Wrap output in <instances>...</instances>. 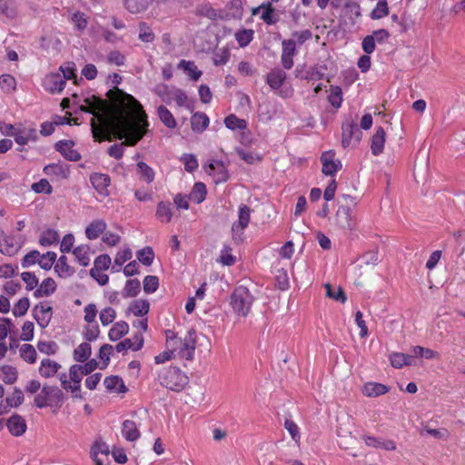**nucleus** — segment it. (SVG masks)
<instances>
[{
  "label": "nucleus",
  "mask_w": 465,
  "mask_h": 465,
  "mask_svg": "<svg viewBox=\"0 0 465 465\" xmlns=\"http://www.w3.org/2000/svg\"><path fill=\"white\" fill-rule=\"evenodd\" d=\"M324 287L326 289V296H328L329 298H331L335 301L341 302L342 303H344L346 302V300H347L346 294L341 287L338 288L337 292L332 291L331 285L330 283H326L324 285Z\"/></svg>",
  "instance_id": "obj_60"
},
{
  "label": "nucleus",
  "mask_w": 465,
  "mask_h": 465,
  "mask_svg": "<svg viewBox=\"0 0 465 465\" xmlns=\"http://www.w3.org/2000/svg\"><path fill=\"white\" fill-rule=\"evenodd\" d=\"M16 81L11 74H2L0 76V86L5 93H11L15 91Z\"/></svg>",
  "instance_id": "obj_52"
},
{
  "label": "nucleus",
  "mask_w": 465,
  "mask_h": 465,
  "mask_svg": "<svg viewBox=\"0 0 465 465\" xmlns=\"http://www.w3.org/2000/svg\"><path fill=\"white\" fill-rule=\"evenodd\" d=\"M90 355L91 345L87 342L81 343L74 351V359L79 362H84Z\"/></svg>",
  "instance_id": "obj_44"
},
{
  "label": "nucleus",
  "mask_w": 465,
  "mask_h": 465,
  "mask_svg": "<svg viewBox=\"0 0 465 465\" xmlns=\"http://www.w3.org/2000/svg\"><path fill=\"white\" fill-rule=\"evenodd\" d=\"M30 306L29 299L25 297L20 299L14 306L13 308V314L15 317H21L24 316L26 312L28 311Z\"/></svg>",
  "instance_id": "obj_55"
},
{
  "label": "nucleus",
  "mask_w": 465,
  "mask_h": 465,
  "mask_svg": "<svg viewBox=\"0 0 465 465\" xmlns=\"http://www.w3.org/2000/svg\"><path fill=\"white\" fill-rule=\"evenodd\" d=\"M90 457L95 465H111V457L116 461V450L114 446L110 450L103 441H95L90 450Z\"/></svg>",
  "instance_id": "obj_6"
},
{
  "label": "nucleus",
  "mask_w": 465,
  "mask_h": 465,
  "mask_svg": "<svg viewBox=\"0 0 465 465\" xmlns=\"http://www.w3.org/2000/svg\"><path fill=\"white\" fill-rule=\"evenodd\" d=\"M31 188L36 193L50 194L53 192V188L46 179H41L39 182L33 183Z\"/></svg>",
  "instance_id": "obj_59"
},
{
  "label": "nucleus",
  "mask_w": 465,
  "mask_h": 465,
  "mask_svg": "<svg viewBox=\"0 0 465 465\" xmlns=\"http://www.w3.org/2000/svg\"><path fill=\"white\" fill-rule=\"evenodd\" d=\"M106 228V224L102 220L92 222L85 229L86 237L90 240L96 239Z\"/></svg>",
  "instance_id": "obj_33"
},
{
  "label": "nucleus",
  "mask_w": 465,
  "mask_h": 465,
  "mask_svg": "<svg viewBox=\"0 0 465 465\" xmlns=\"http://www.w3.org/2000/svg\"><path fill=\"white\" fill-rule=\"evenodd\" d=\"M40 252L36 250L29 252L22 260V267L27 268L35 263H38Z\"/></svg>",
  "instance_id": "obj_63"
},
{
  "label": "nucleus",
  "mask_w": 465,
  "mask_h": 465,
  "mask_svg": "<svg viewBox=\"0 0 465 465\" xmlns=\"http://www.w3.org/2000/svg\"><path fill=\"white\" fill-rule=\"evenodd\" d=\"M412 352L416 357H422L425 359H433L439 357V353L437 351L421 346L413 347Z\"/></svg>",
  "instance_id": "obj_58"
},
{
  "label": "nucleus",
  "mask_w": 465,
  "mask_h": 465,
  "mask_svg": "<svg viewBox=\"0 0 465 465\" xmlns=\"http://www.w3.org/2000/svg\"><path fill=\"white\" fill-rule=\"evenodd\" d=\"M35 321L41 328L48 326L52 319V307L44 303L36 304L33 309Z\"/></svg>",
  "instance_id": "obj_13"
},
{
  "label": "nucleus",
  "mask_w": 465,
  "mask_h": 465,
  "mask_svg": "<svg viewBox=\"0 0 465 465\" xmlns=\"http://www.w3.org/2000/svg\"><path fill=\"white\" fill-rule=\"evenodd\" d=\"M232 248L229 245H224L220 256V262L223 265L231 266L235 262V257L231 253Z\"/></svg>",
  "instance_id": "obj_64"
},
{
  "label": "nucleus",
  "mask_w": 465,
  "mask_h": 465,
  "mask_svg": "<svg viewBox=\"0 0 465 465\" xmlns=\"http://www.w3.org/2000/svg\"><path fill=\"white\" fill-rule=\"evenodd\" d=\"M24 394L23 391L15 388L11 395L6 397L5 401L9 407H18L23 403Z\"/></svg>",
  "instance_id": "obj_56"
},
{
  "label": "nucleus",
  "mask_w": 465,
  "mask_h": 465,
  "mask_svg": "<svg viewBox=\"0 0 465 465\" xmlns=\"http://www.w3.org/2000/svg\"><path fill=\"white\" fill-rule=\"evenodd\" d=\"M286 79V73L280 69L274 68L266 75V83L273 90L279 89Z\"/></svg>",
  "instance_id": "obj_21"
},
{
  "label": "nucleus",
  "mask_w": 465,
  "mask_h": 465,
  "mask_svg": "<svg viewBox=\"0 0 465 465\" xmlns=\"http://www.w3.org/2000/svg\"><path fill=\"white\" fill-rule=\"evenodd\" d=\"M54 271L60 277L64 278L69 277L74 272V269L68 265L67 258L64 255L59 257L54 266Z\"/></svg>",
  "instance_id": "obj_38"
},
{
  "label": "nucleus",
  "mask_w": 465,
  "mask_h": 465,
  "mask_svg": "<svg viewBox=\"0 0 465 465\" xmlns=\"http://www.w3.org/2000/svg\"><path fill=\"white\" fill-rule=\"evenodd\" d=\"M235 38L241 47H244L250 44L253 38V31L252 29H242L235 34Z\"/></svg>",
  "instance_id": "obj_48"
},
{
  "label": "nucleus",
  "mask_w": 465,
  "mask_h": 465,
  "mask_svg": "<svg viewBox=\"0 0 465 465\" xmlns=\"http://www.w3.org/2000/svg\"><path fill=\"white\" fill-rule=\"evenodd\" d=\"M209 124V118L204 113H195L191 118L192 129L195 133L203 132Z\"/></svg>",
  "instance_id": "obj_30"
},
{
  "label": "nucleus",
  "mask_w": 465,
  "mask_h": 465,
  "mask_svg": "<svg viewBox=\"0 0 465 465\" xmlns=\"http://www.w3.org/2000/svg\"><path fill=\"white\" fill-rule=\"evenodd\" d=\"M138 173L140 176L148 183H152L154 179L153 170L143 162L137 163Z\"/></svg>",
  "instance_id": "obj_51"
},
{
  "label": "nucleus",
  "mask_w": 465,
  "mask_h": 465,
  "mask_svg": "<svg viewBox=\"0 0 465 465\" xmlns=\"http://www.w3.org/2000/svg\"><path fill=\"white\" fill-rule=\"evenodd\" d=\"M56 260V253L54 252H47L45 254L40 253L38 264L44 270H50Z\"/></svg>",
  "instance_id": "obj_50"
},
{
  "label": "nucleus",
  "mask_w": 465,
  "mask_h": 465,
  "mask_svg": "<svg viewBox=\"0 0 465 465\" xmlns=\"http://www.w3.org/2000/svg\"><path fill=\"white\" fill-rule=\"evenodd\" d=\"M385 143V131L382 127H378L375 134L371 137V149L374 155L382 153Z\"/></svg>",
  "instance_id": "obj_24"
},
{
  "label": "nucleus",
  "mask_w": 465,
  "mask_h": 465,
  "mask_svg": "<svg viewBox=\"0 0 465 465\" xmlns=\"http://www.w3.org/2000/svg\"><path fill=\"white\" fill-rule=\"evenodd\" d=\"M178 343L180 344V351L179 354L181 357L184 358L187 361H193L194 351L196 347V331L194 329H190L187 331L186 336L183 340H179Z\"/></svg>",
  "instance_id": "obj_11"
},
{
  "label": "nucleus",
  "mask_w": 465,
  "mask_h": 465,
  "mask_svg": "<svg viewBox=\"0 0 465 465\" xmlns=\"http://www.w3.org/2000/svg\"><path fill=\"white\" fill-rule=\"evenodd\" d=\"M126 9L132 14L141 13L148 8L153 0H124Z\"/></svg>",
  "instance_id": "obj_32"
},
{
  "label": "nucleus",
  "mask_w": 465,
  "mask_h": 465,
  "mask_svg": "<svg viewBox=\"0 0 465 465\" xmlns=\"http://www.w3.org/2000/svg\"><path fill=\"white\" fill-rule=\"evenodd\" d=\"M208 169L210 170L208 171L210 174L212 173L211 171L213 173V178L216 183H224L229 178L228 170L222 161L213 160L210 162Z\"/></svg>",
  "instance_id": "obj_18"
},
{
  "label": "nucleus",
  "mask_w": 465,
  "mask_h": 465,
  "mask_svg": "<svg viewBox=\"0 0 465 465\" xmlns=\"http://www.w3.org/2000/svg\"><path fill=\"white\" fill-rule=\"evenodd\" d=\"M58 240V232L53 229H48L41 234L39 243L42 246L48 247L54 243H56Z\"/></svg>",
  "instance_id": "obj_43"
},
{
  "label": "nucleus",
  "mask_w": 465,
  "mask_h": 465,
  "mask_svg": "<svg viewBox=\"0 0 465 465\" xmlns=\"http://www.w3.org/2000/svg\"><path fill=\"white\" fill-rule=\"evenodd\" d=\"M253 297L244 286H238L231 295V305L233 311L242 316H246L252 307Z\"/></svg>",
  "instance_id": "obj_4"
},
{
  "label": "nucleus",
  "mask_w": 465,
  "mask_h": 465,
  "mask_svg": "<svg viewBox=\"0 0 465 465\" xmlns=\"http://www.w3.org/2000/svg\"><path fill=\"white\" fill-rule=\"evenodd\" d=\"M143 345V337L141 332H136L133 339L126 338L118 342V352L132 350L133 351H139Z\"/></svg>",
  "instance_id": "obj_19"
},
{
  "label": "nucleus",
  "mask_w": 465,
  "mask_h": 465,
  "mask_svg": "<svg viewBox=\"0 0 465 465\" xmlns=\"http://www.w3.org/2000/svg\"><path fill=\"white\" fill-rule=\"evenodd\" d=\"M56 290V283L54 279H45L39 287L35 291L34 296L35 298L48 297Z\"/></svg>",
  "instance_id": "obj_26"
},
{
  "label": "nucleus",
  "mask_w": 465,
  "mask_h": 465,
  "mask_svg": "<svg viewBox=\"0 0 465 465\" xmlns=\"http://www.w3.org/2000/svg\"><path fill=\"white\" fill-rule=\"evenodd\" d=\"M118 159L122 157V147L134 146L148 132L147 114L142 104L133 95L118 88Z\"/></svg>",
  "instance_id": "obj_1"
},
{
  "label": "nucleus",
  "mask_w": 465,
  "mask_h": 465,
  "mask_svg": "<svg viewBox=\"0 0 465 465\" xmlns=\"http://www.w3.org/2000/svg\"><path fill=\"white\" fill-rule=\"evenodd\" d=\"M90 181L99 194L104 196H107L109 194L108 187L111 183L109 175L95 173L90 176Z\"/></svg>",
  "instance_id": "obj_15"
},
{
  "label": "nucleus",
  "mask_w": 465,
  "mask_h": 465,
  "mask_svg": "<svg viewBox=\"0 0 465 465\" xmlns=\"http://www.w3.org/2000/svg\"><path fill=\"white\" fill-rule=\"evenodd\" d=\"M115 316V311L111 307H106L100 312V321L103 325H108L114 322Z\"/></svg>",
  "instance_id": "obj_62"
},
{
  "label": "nucleus",
  "mask_w": 465,
  "mask_h": 465,
  "mask_svg": "<svg viewBox=\"0 0 465 465\" xmlns=\"http://www.w3.org/2000/svg\"><path fill=\"white\" fill-rule=\"evenodd\" d=\"M389 391V387L378 382H367L363 386L362 392L367 397H378Z\"/></svg>",
  "instance_id": "obj_28"
},
{
  "label": "nucleus",
  "mask_w": 465,
  "mask_h": 465,
  "mask_svg": "<svg viewBox=\"0 0 465 465\" xmlns=\"http://www.w3.org/2000/svg\"><path fill=\"white\" fill-rule=\"evenodd\" d=\"M44 173L47 176H54L56 178H66L68 175V169L59 163H51L44 168Z\"/></svg>",
  "instance_id": "obj_36"
},
{
  "label": "nucleus",
  "mask_w": 465,
  "mask_h": 465,
  "mask_svg": "<svg viewBox=\"0 0 465 465\" xmlns=\"http://www.w3.org/2000/svg\"><path fill=\"white\" fill-rule=\"evenodd\" d=\"M159 286V279L154 275H147L143 279V291L146 293H153Z\"/></svg>",
  "instance_id": "obj_57"
},
{
  "label": "nucleus",
  "mask_w": 465,
  "mask_h": 465,
  "mask_svg": "<svg viewBox=\"0 0 465 465\" xmlns=\"http://www.w3.org/2000/svg\"><path fill=\"white\" fill-rule=\"evenodd\" d=\"M158 378L161 385L173 391H181L188 383V377L177 367L162 370Z\"/></svg>",
  "instance_id": "obj_3"
},
{
  "label": "nucleus",
  "mask_w": 465,
  "mask_h": 465,
  "mask_svg": "<svg viewBox=\"0 0 465 465\" xmlns=\"http://www.w3.org/2000/svg\"><path fill=\"white\" fill-rule=\"evenodd\" d=\"M252 210L245 204L239 207L238 221L232 225V237L236 244L243 242V231L248 226Z\"/></svg>",
  "instance_id": "obj_7"
},
{
  "label": "nucleus",
  "mask_w": 465,
  "mask_h": 465,
  "mask_svg": "<svg viewBox=\"0 0 465 465\" xmlns=\"http://www.w3.org/2000/svg\"><path fill=\"white\" fill-rule=\"evenodd\" d=\"M207 191L203 183H195L191 193L188 195L189 199H193L196 203H201L204 201Z\"/></svg>",
  "instance_id": "obj_39"
},
{
  "label": "nucleus",
  "mask_w": 465,
  "mask_h": 465,
  "mask_svg": "<svg viewBox=\"0 0 465 465\" xmlns=\"http://www.w3.org/2000/svg\"><path fill=\"white\" fill-rule=\"evenodd\" d=\"M328 101L334 108H340L342 103V91L340 86H331Z\"/></svg>",
  "instance_id": "obj_46"
},
{
  "label": "nucleus",
  "mask_w": 465,
  "mask_h": 465,
  "mask_svg": "<svg viewBox=\"0 0 465 465\" xmlns=\"http://www.w3.org/2000/svg\"><path fill=\"white\" fill-rule=\"evenodd\" d=\"M178 67L183 69L184 72H186L187 74L191 77V79L194 81H197L202 75V72L198 70L197 66L193 61L181 60Z\"/></svg>",
  "instance_id": "obj_40"
},
{
  "label": "nucleus",
  "mask_w": 465,
  "mask_h": 465,
  "mask_svg": "<svg viewBox=\"0 0 465 465\" xmlns=\"http://www.w3.org/2000/svg\"><path fill=\"white\" fill-rule=\"evenodd\" d=\"M74 143L71 140H62L56 143L55 149L69 161H79L81 154L74 149Z\"/></svg>",
  "instance_id": "obj_14"
},
{
  "label": "nucleus",
  "mask_w": 465,
  "mask_h": 465,
  "mask_svg": "<svg viewBox=\"0 0 465 465\" xmlns=\"http://www.w3.org/2000/svg\"><path fill=\"white\" fill-rule=\"evenodd\" d=\"M107 99L95 95L84 99L81 110L92 114L91 131L97 142L116 138V85L106 93Z\"/></svg>",
  "instance_id": "obj_2"
},
{
  "label": "nucleus",
  "mask_w": 465,
  "mask_h": 465,
  "mask_svg": "<svg viewBox=\"0 0 465 465\" xmlns=\"http://www.w3.org/2000/svg\"><path fill=\"white\" fill-rule=\"evenodd\" d=\"M156 216L161 222L169 223L173 216L171 203L160 202L157 206Z\"/></svg>",
  "instance_id": "obj_42"
},
{
  "label": "nucleus",
  "mask_w": 465,
  "mask_h": 465,
  "mask_svg": "<svg viewBox=\"0 0 465 465\" xmlns=\"http://www.w3.org/2000/svg\"><path fill=\"white\" fill-rule=\"evenodd\" d=\"M141 291V283L137 279H130L126 282L122 295L123 297H135Z\"/></svg>",
  "instance_id": "obj_37"
},
{
  "label": "nucleus",
  "mask_w": 465,
  "mask_h": 465,
  "mask_svg": "<svg viewBox=\"0 0 465 465\" xmlns=\"http://www.w3.org/2000/svg\"><path fill=\"white\" fill-rule=\"evenodd\" d=\"M321 161L322 163V173L325 175H333L339 169L341 168V161L334 160V153L332 152H325L322 154Z\"/></svg>",
  "instance_id": "obj_16"
},
{
  "label": "nucleus",
  "mask_w": 465,
  "mask_h": 465,
  "mask_svg": "<svg viewBox=\"0 0 465 465\" xmlns=\"http://www.w3.org/2000/svg\"><path fill=\"white\" fill-rule=\"evenodd\" d=\"M138 38L143 43H151L154 39L153 30L145 23L139 24Z\"/></svg>",
  "instance_id": "obj_53"
},
{
  "label": "nucleus",
  "mask_w": 465,
  "mask_h": 465,
  "mask_svg": "<svg viewBox=\"0 0 465 465\" xmlns=\"http://www.w3.org/2000/svg\"><path fill=\"white\" fill-rule=\"evenodd\" d=\"M66 82L60 73H51L43 80V86L50 94L61 93L65 87Z\"/></svg>",
  "instance_id": "obj_12"
},
{
  "label": "nucleus",
  "mask_w": 465,
  "mask_h": 465,
  "mask_svg": "<svg viewBox=\"0 0 465 465\" xmlns=\"http://www.w3.org/2000/svg\"><path fill=\"white\" fill-rule=\"evenodd\" d=\"M0 15L8 20H15L18 16L17 6L12 0H0Z\"/></svg>",
  "instance_id": "obj_27"
},
{
  "label": "nucleus",
  "mask_w": 465,
  "mask_h": 465,
  "mask_svg": "<svg viewBox=\"0 0 465 465\" xmlns=\"http://www.w3.org/2000/svg\"><path fill=\"white\" fill-rule=\"evenodd\" d=\"M182 161L184 164V169L189 173L198 168V161L193 154L184 153L182 157Z\"/></svg>",
  "instance_id": "obj_61"
},
{
  "label": "nucleus",
  "mask_w": 465,
  "mask_h": 465,
  "mask_svg": "<svg viewBox=\"0 0 465 465\" xmlns=\"http://www.w3.org/2000/svg\"><path fill=\"white\" fill-rule=\"evenodd\" d=\"M157 114L161 122L168 128L173 129L176 127V121L173 114L164 106L160 105L157 108Z\"/></svg>",
  "instance_id": "obj_34"
},
{
  "label": "nucleus",
  "mask_w": 465,
  "mask_h": 465,
  "mask_svg": "<svg viewBox=\"0 0 465 465\" xmlns=\"http://www.w3.org/2000/svg\"><path fill=\"white\" fill-rule=\"evenodd\" d=\"M334 221L340 230L350 232L356 230L357 218L349 206L339 205Z\"/></svg>",
  "instance_id": "obj_9"
},
{
  "label": "nucleus",
  "mask_w": 465,
  "mask_h": 465,
  "mask_svg": "<svg viewBox=\"0 0 465 465\" xmlns=\"http://www.w3.org/2000/svg\"><path fill=\"white\" fill-rule=\"evenodd\" d=\"M15 141L20 145H25L29 141L36 139V131L34 128H22L15 130L12 134Z\"/></svg>",
  "instance_id": "obj_22"
},
{
  "label": "nucleus",
  "mask_w": 465,
  "mask_h": 465,
  "mask_svg": "<svg viewBox=\"0 0 465 465\" xmlns=\"http://www.w3.org/2000/svg\"><path fill=\"white\" fill-rule=\"evenodd\" d=\"M6 426L9 432L15 437L22 436L27 428L25 419L18 414L12 415L7 420Z\"/></svg>",
  "instance_id": "obj_17"
},
{
  "label": "nucleus",
  "mask_w": 465,
  "mask_h": 465,
  "mask_svg": "<svg viewBox=\"0 0 465 465\" xmlns=\"http://www.w3.org/2000/svg\"><path fill=\"white\" fill-rule=\"evenodd\" d=\"M154 258V252L153 249L149 246L144 247L143 249L138 251L137 252V259L139 262H141L143 264L149 266L153 263Z\"/></svg>",
  "instance_id": "obj_49"
},
{
  "label": "nucleus",
  "mask_w": 465,
  "mask_h": 465,
  "mask_svg": "<svg viewBox=\"0 0 465 465\" xmlns=\"http://www.w3.org/2000/svg\"><path fill=\"white\" fill-rule=\"evenodd\" d=\"M155 93L165 104H171L172 101H175L178 106H185L188 101V97L183 90L169 87L166 84L156 85Z\"/></svg>",
  "instance_id": "obj_8"
},
{
  "label": "nucleus",
  "mask_w": 465,
  "mask_h": 465,
  "mask_svg": "<svg viewBox=\"0 0 465 465\" xmlns=\"http://www.w3.org/2000/svg\"><path fill=\"white\" fill-rule=\"evenodd\" d=\"M389 14L388 4L386 0H379L376 7L372 10L371 17L372 19H380Z\"/></svg>",
  "instance_id": "obj_54"
},
{
  "label": "nucleus",
  "mask_w": 465,
  "mask_h": 465,
  "mask_svg": "<svg viewBox=\"0 0 465 465\" xmlns=\"http://www.w3.org/2000/svg\"><path fill=\"white\" fill-rule=\"evenodd\" d=\"M75 259L80 265L86 267L90 263L91 250L88 245H79L73 251Z\"/></svg>",
  "instance_id": "obj_31"
},
{
  "label": "nucleus",
  "mask_w": 465,
  "mask_h": 465,
  "mask_svg": "<svg viewBox=\"0 0 465 465\" xmlns=\"http://www.w3.org/2000/svg\"><path fill=\"white\" fill-rule=\"evenodd\" d=\"M84 373L78 364L72 365L69 370V378L73 382V392H79Z\"/></svg>",
  "instance_id": "obj_35"
},
{
  "label": "nucleus",
  "mask_w": 465,
  "mask_h": 465,
  "mask_svg": "<svg viewBox=\"0 0 465 465\" xmlns=\"http://www.w3.org/2000/svg\"><path fill=\"white\" fill-rule=\"evenodd\" d=\"M34 401L38 408L48 405H61L64 401V393L56 386H44L35 397Z\"/></svg>",
  "instance_id": "obj_5"
},
{
  "label": "nucleus",
  "mask_w": 465,
  "mask_h": 465,
  "mask_svg": "<svg viewBox=\"0 0 465 465\" xmlns=\"http://www.w3.org/2000/svg\"><path fill=\"white\" fill-rule=\"evenodd\" d=\"M2 380L6 384H13L17 380V371L11 365H3L0 367Z\"/></svg>",
  "instance_id": "obj_41"
},
{
  "label": "nucleus",
  "mask_w": 465,
  "mask_h": 465,
  "mask_svg": "<svg viewBox=\"0 0 465 465\" xmlns=\"http://www.w3.org/2000/svg\"><path fill=\"white\" fill-rule=\"evenodd\" d=\"M150 303L147 300L138 299L131 302L126 312H131L137 317H143L148 313Z\"/></svg>",
  "instance_id": "obj_25"
},
{
  "label": "nucleus",
  "mask_w": 465,
  "mask_h": 465,
  "mask_svg": "<svg viewBox=\"0 0 465 465\" xmlns=\"http://www.w3.org/2000/svg\"><path fill=\"white\" fill-rule=\"evenodd\" d=\"M60 369L61 365L58 362L46 358L41 361L39 373L44 378H51L54 377Z\"/></svg>",
  "instance_id": "obj_20"
},
{
  "label": "nucleus",
  "mask_w": 465,
  "mask_h": 465,
  "mask_svg": "<svg viewBox=\"0 0 465 465\" xmlns=\"http://www.w3.org/2000/svg\"><path fill=\"white\" fill-rule=\"evenodd\" d=\"M122 434L129 441H134L140 437V431L135 422L126 420L122 425Z\"/></svg>",
  "instance_id": "obj_29"
},
{
  "label": "nucleus",
  "mask_w": 465,
  "mask_h": 465,
  "mask_svg": "<svg viewBox=\"0 0 465 465\" xmlns=\"http://www.w3.org/2000/svg\"><path fill=\"white\" fill-rule=\"evenodd\" d=\"M341 130V144L344 148L355 145L361 141L362 133L354 121L346 120L342 124Z\"/></svg>",
  "instance_id": "obj_10"
},
{
  "label": "nucleus",
  "mask_w": 465,
  "mask_h": 465,
  "mask_svg": "<svg viewBox=\"0 0 465 465\" xmlns=\"http://www.w3.org/2000/svg\"><path fill=\"white\" fill-rule=\"evenodd\" d=\"M243 14L242 0H231L225 7L226 19H242Z\"/></svg>",
  "instance_id": "obj_23"
},
{
  "label": "nucleus",
  "mask_w": 465,
  "mask_h": 465,
  "mask_svg": "<svg viewBox=\"0 0 465 465\" xmlns=\"http://www.w3.org/2000/svg\"><path fill=\"white\" fill-rule=\"evenodd\" d=\"M20 356L28 363H35L36 360V351L31 344H23L20 348Z\"/></svg>",
  "instance_id": "obj_47"
},
{
  "label": "nucleus",
  "mask_w": 465,
  "mask_h": 465,
  "mask_svg": "<svg viewBox=\"0 0 465 465\" xmlns=\"http://www.w3.org/2000/svg\"><path fill=\"white\" fill-rule=\"evenodd\" d=\"M224 124L228 129L231 130H244L247 127L246 121L238 118L234 114H230L224 119Z\"/></svg>",
  "instance_id": "obj_45"
}]
</instances>
